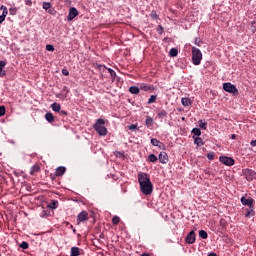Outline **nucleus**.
<instances>
[{"mask_svg":"<svg viewBox=\"0 0 256 256\" xmlns=\"http://www.w3.org/2000/svg\"><path fill=\"white\" fill-rule=\"evenodd\" d=\"M138 183L143 195H151L153 193V183L151 182V178H149V174L140 172L138 174Z\"/></svg>","mask_w":256,"mask_h":256,"instance_id":"1","label":"nucleus"},{"mask_svg":"<svg viewBox=\"0 0 256 256\" xmlns=\"http://www.w3.org/2000/svg\"><path fill=\"white\" fill-rule=\"evenodd\" d=\"M93 129L101 137H105V135H107V127H105V120L103 118L96 120V123L93 125Z\"/></svg>","mask_w":256,"mask_h":256,"instance_id":"2","label":"nucleus"},{"mask_svg":"<svg viewBox=\"0 0 256 256\" xmlns=\"http://www.w3.org/2000/svg\"><path fill=\"white\" fill-rule=\"evenodd\" d=\"M203 60V53L197 47H192V63L193 65H201V61Z\"/></svg>","mask_w":256,"mask_h":256,"instance_id":"3","label":"nucleus"},{"mask_svg":"<svg viewBox=\"0 0 256 256\" xmlns=\"http://www.w3.org/2000/svg\"><path fill=\"white\" fill-rule=\"evenodd\" d=\"M223 89L226 91V93L233 95V97H237V95H239V89H237V86L231 82L223 83Z\"/></svg>","mask_w":256,"mask_h":256,"instance_id":"4","label":"nucleus"},{"mask_svg":"<svg viewBox=\"0 0 256 256\" xmlns=\"http://www.w3.org/2000/svg\"><path fill=\"white\" fill-rule=\"evenodd\" d=\"M219 161L220 163H223V165H226L227 167H233V165H235V159L229 156H220Z\"/></svg>","mask_w":256,"mask_h":256,"instance_id":"5","label":"nucleus"},{"mask_svg":"<svg viewBox=\"0 0 256 256\" xmlns=\"http://www.w3.org/2000/svg\"><path fill=\"white\" fill-rule=\"evenodd\" d=\"M243 175L247 181H253V179H255V177H256V172H255V170L246 168L243 170Z\"/></svg>","mask_w":256,"mask_h":256,"instance_id":"6","label":"nucleus"},{"mask_svg":"<svg viewBox=\"0 0 256 256\" xmlns=\"http://www.w3.org/2000/svg\"><path fill=\"white\" fill-rule=\"evenodd\" d=\"M240 201H241L242 205H245L248 208L255 207V204H254L255 200H253V198H251V197L246 198L245 196H242Z\"/></svg>","mask_w":256,"mask_h":256,"instance_id":"7","label":"nucleus"},{"mask_svg":"<svg viewBox=\"0 0 256 256\" xmlns=\"http://www.w3.org/2000/svg\"><path fill=\"white\" fill-rule=\"evenodd\" d=\"M186 243H188V245H193V243H195L196 241V234H195V230H191L186 238H185Z\"/></svg>","mask_w":256,"mask_h":256,"instance_id":"8","label":"nucleus"},{"mask_svg":"<svg viewBox=\"0 0 256 256\" xmlns=\"http://www.w3.org/2000/svg\"><path fill=\"white\" fill-rule=\"evenodd\" d=\"M139 86L141 91H146L147 93H153L155 91V86L151 84L141 83Z\"/></svg>","mask_w":256,"mask_h":256,"instance_id":"9","label":"nucleus"},{"mask_svg":"<svg viewBox=\"0 0 256 256\" xmlns=\"http://www.w3.org/2000/svg\"><path fill=\"white\" fill-rule=\"evenodd\" d=\"M77 15H79V11L77 10V8L71 7L69 9L67 21H73V19H75V17H77Z\"/></svg>","mask_w":256,"mask_h":256,"instance_id":"10","label":"nucleus"},{"mask_svg":"<svg viewBox=\"0 0 256 256\" xmlns=\"http://www.w3.org/2000/svg\"><path fill=\"white\" fill-rule=\"evenodd\" d=\"M158 160L160 163L165 165L166 163H169V155H167V152H160L158 155Z\"/></svg>","mask_w":256,"mask_h":256,"instance_id":"11","label":"nucleus"},{"mask_svg":"<svg viewBox=\"0 0 256 256\" xmlns=\"http://www.w3.org/2000/svg\"><path fill=\"white\" fill-rule=\"evenodd\" d=\"M89 214L87 213V211H82L78 214L77 216V221H79V223H83L84 221H88L89 219Z\"/></svg>","mask_w":256,"mask_h":256,"instance_id":"12","label":"nucleus"},{"mask_svg":"<svg viewBox=\"0 0 256 256\" xmlns=\"http://www.w3.org/2000/svg\"><path fill=\"white\" fill-rule=\"evenodd\" d=\"M194 139V144L197 145V147H203L205 145V142H203V138L199 136H192Z\"/></svg>","mask_w":256,"mask_h":256,"instance_id":"13","label":"nucleus"},{"mask_svg":"<svg viewBox=\"0 0 256 256\" xmlns=\"http://www.w3.org/2000/svg\"><path fill=\"white\" fill-rule=\"evenodd\" d=\"M245 217L251 219V217H255V207H250L246 209Z\"/></svg>","mask_w":256,"mask_h":256,"instance_id":"14","label":"nucleus"},{"mask_svg":"<svg viewBox=\"0 0 256 256\" xmlns=\"http://www.w3.org/2000/svg\"><path fill=\"white\" fill-rule=\"evenodd\" d=\"M129 93H131L132 95H139L141 88L140 86H130L128 89Z\"/></svg>","mask_w":256,"mask_h":256,"instance_id":"15","label":"nucleus"},{"mask_svg":"<svg viewBox=\"0 0 256 256\" xmlns=\"http://www.w3.org/2000/svg\"><path fill=\"white\" fill-rule=\"evenodd\" d=\"M65 171H67V168H65V166H59L55 172L56 177H61L62 175H65Z\"/></svg>","mask_w":256,"mask_h":256,"instance_id":"16","label":"nucleus"},{"mask_svg":"<svg viewBox=\"0 0 256 256\" xmlns=\"http://www.w3.org/2000/svg\"><path fill=\"white\" fill-rule=\"evenodd\" d=\"M81 255V249L77 246H74L70 250V256H80Z\"/></svg>","mask_w":256,"mask_h":256,"instance_id":"17","label":"nucleus"},{"mask_svg":"<svg viewBox=\"0 0 256 256\" xmlns=\"http://www.w3.org/2000/svg\"><path fill=\"white\" fill-rule=\"evenodd\" d=\"M7 65V62L0 60V77H5L7 72L3 69Z\"/></svg>","mask_w":256,"mask_h":256,"instance_id":"18","label":"nucleus"},{"mask_svg":"<svg viewBox=\"0 0 256 256\" xmlns=\"http://www.w3.org/2000/svg\"><path fill=\"white\" fill-rule=\"evenodd\" d=\"M167 115H168L167 110L162 109V110H159L157 117H158V119L163 121V119H166Z\"/></svg>","mask_w":256,"mask_h":256,"instance_id":"19","label":"nucleus"},{"mask_svg":"<svg viewBox=\"0 0 256 256\" xmlns=\"http://www.w3.org/2000/svg\"><path fill=\"white\" fill-rule=\"evenodd\" d=\"M51 109L55 113H59V111L61 110V104L54 102L53 104H51Z\"/></svg>","mask_w":256,"mask_h":256,"instance_id":"20","label":"nucleus"},{"mask_svg":"<svg viewBox=\"0 0 256 256\" xmlns=\"http://www.w3.org/2000/svg\"><path fill=\"white\" fill-rule=\"evenodd\" d=\"M45 119L48 123H53V121H55V116H53V113L48 112L45 114Z\"/></svg>","mask_w":256,"mask_h":256,"instance_id":"21","label":"nucleus"},{"mask_svg":"<svg viewBox=\"0 0 256 256\" xmlns=\"http://www.w3.org/2000/svg\"><path fill=\"white\" fill-rule=\"evenodd\" d=\"M181 103L183 107H189V105H192L193 102L191 101L190 98H182Z\"/></svg>","mask_w":256,"mask_h":256,"instance_id":"22","label":"nucleus"},{"mask_svg":"<svg viewBox=\"0 0 256 256\" xmlns=\"http://www.w3.org/2000/svg\"><path fill=\"white\" fill-rule=\"evenodd\" d=\"M145 125H146V127H148V129H151V127H153V118L150 116H147Z\"/></svg>","mask_w":256,"mask_h":256,"instance_id":"23","label":"nucleus"},{"mask_svg":"<svg viewBox=\"0 0 256 256\" xmlns=\"http://www.w3.org/2000/svg\"><path fill=\"white\" fill-rule=\"evenodd\" d=\"M191 133L193 137H201V128H193Z\"/></svg>","mask_w":256,"mask_h":256,"instance_id":"24","label":"nucleus"},{"mask_svg":"<svg viewBox=\"0 0 256 256\" xmlns=\"http://www.w3.org/2000/svg\"><path fill=\"white\" fill-rule=\"evenodd\" d=\"M59 207V201L52 200L51 203L48 204L49 209H57Z\"/></svg>","mask_w":256,"mask_h":256,"instance_id":"25","label":"nucleus"},{"mask_svg":"<svg viewBox=\"0 0 256 256\" xmlns=\"http://www.w3.org/2000/svg\"><path fill=\"white\" fill-rule=\"evenodd\" d=\"M39 169H41L39 165H33L30 169V175H35V173H38Z\"/></svg>","mask_w":256,"mask_h":256,"instance_id":"26","label":"nucleus"},{"mask_svg":"<svg viewBox=\"0 0 256 256\" xmlns=\"http://www.w3.org/2000/svg\"><path fill=\"white\" fill-rule=\"evenodd\" d=\"M169 55L171 57H177V55H179V50H177V48H171L169 51Z\"/></svg>","mask_w":256,"mask_h":256,"instance_id":"27","label":"nucleus"},{"mask_svg":"<svg viewBox=\"0 0 256 256\" xmlns=\"http://www.w3.org/2000/svg\"><path fill=\"white\" fill-rule=\"evenodd\" d=\"M157 156L155 155V154H150L149 156H148V161L150 162V163H157Z\"/></svg>","mask_w":256,"mask_h":256,"instance_id":"28","label":"nucleus"},{"mask_svg":"<svg viewBox=\"0 0 256 256\" xmlns=\"http://www.w3.org/2000/svg\"><path fill=\"white\" fill-rule=\"evenodd\" d=\"M199 237L201 239H207L209 237V234H207V231H205V230H200L199 231Z\"/></svg>","mask_w":256,"mask_h":256,"instance_id":"29","label":"nucleus"},{"mask_svg":"<svg viewBox=\"0 0 256 256\" xmlns=\"http://www.w3.org/2000/svg\"><path fill=\"white\" fill-rule=\"evenodd\" d=\"M199 127L203 129V131H207V122H203V120H199Z\"/></svg>","mask_w":256,"mask_h":256,"instance_id":"30","label":"nucleus"},{"mask_svg":"<svg viewBox=\"0 0 256 256\" xmlns=\"http://www.w3.org/2000/svg\"><path fill=\"white\" fill-rule=\"evenodd\" d=\"M1 11H2V15H4V17H7L8 13H9V10H7V6L5 5H2L0 7Z\"/></svg>","mask_w":256,"mask_h":256,"instance_id":"31","label":"nucleus"},{"mask_svg":"<svg viewBox=\"0 0 256 256\" xmlns=\"http://www.w3.org/2000/svg\"><path fill=\"white\" fill-rule=\"evenodd\" d=\"M220 227L222 230L227 229V221L223 218L220 219Z\"/></svg>","mask_w":256,"mask_h":256,"instance_id":"32","label":"nucleus"},{"mask_svg":"<svg viewBox=\"0 0 256 256\" xmlns=\"http://www.w3.org/2000/svg\"><path fill=\"white\" fill-rule=\"evenodd\" d=\"M157 101V95H151L148 99V105H151V103H155Z\"/></svg>","mask_w":256,"mask_h":256,"instance_id":"33","label":"nucleus"},{"mask_svg":"<svg viewBox=\"0 0 256 256\" xmlns=\"http://www.w3.org/2000/svg\"><path fill=\"white\" fill-rule=\"evenodd\" d=\"M42 8L45 9L46 11H49V9H51V3L50 2H43Z\"/></svg>","mask_w":256,"mask_h":256,"instance_id":"34","label":"nucleus"},{"mask_svg":"<svg viewBox=\"0 0 256 256\" xmlns=\"http://www.w3.org/2000/svg\"><path fill=\"white\" fill-rule=\"evenodd\" d=\"M17 11H19V8H17V7L9 8L10 15H17Z\"/></svg>","mask_w":256,"mask_h":256,"instance_id":"35","label":"nucleus"},{"mask_svg":"<svg viewBox=\"0 0 256 256\" xmlns=\"http://www.w3.org/2000/svg\"><path fill=\"white\" fill-rule=\"evenodd\" d=\"M159 142L160 141L157 138H152L150 140V143H151V145H153V147H157L159 145Z\"/></svg>","mask_w":256,"mask_h":256,"instance_id":"36","label":"nucleus"},{"mask_svg":"<svg viewBox=\"0 0 256 256\" xmlns=\"http://www.w3.org/2000/svg\"><path fill=\"white\" fill-rule=\"evenodd\" d=\"M20 249H29V243L26 241H23L20 245H19Z\"/></svg>","mask_w":256,"mask_h":256,"instance_id":"37","label":"nucleus"},{"mask_svg":"<svg viewBox=\"0 0 256 256\" xmlns=\"http://www.w3.org/2000/svg\"><path fill=\"white\" fill-rule=\"evenodd\" d=\"M207 159L209 161H213L215 159V153L214 152H209L207 155H206Z\"/></svg>","mask_w":256,"mask_h":256,"instance_id":"38","label":"nucleus"},{"mask_svg":"<svg viewBox=\"0 0 256 256\" xmlns=\"http://www.w3.org/2000/svg\"><path fill=\"white\" fill-rule=\"evenodd\" d=\"M119 221H121V219L118 216H114L112 218V224L113 225H119Z\"/></svg>","mask_w":256,"mask_h":256,"instance_id":"39","label":"nucleus"},{"mask_svg":"<svg viewBox=\"0 0 256 256\" xmlns=\"http://www.w3.org/2000/svg\"><path fill=\"white\" fill-rule=\"evenodd\" d=\"M108 72H109L110 76L113 77V79H115V77H117V72H115V70L108 68Z\"/></svg>","mask_w":256,"mask_h":256,"instance_id":"40","label":"nucleus"},{"mask_svg":"<svg viewBox=\"0 0 256 256\" xmlns=\"http://www.w3.org/2000/svg\"><path fill=\"white\" fill-rule=\"evenodd\" d=\"M150 17L154 20H157L159 19V15H157V12L155 11H152L151 14H150Z\"/></svg>","mask_w":256,"mask_h":256,"instance_id":"41","label":"nucleus"},{"mask_svg":"<svg viewBox=\"0 0 256 256\" xmlns=\"http://www.w3.org/2000/svg\"><path fill=\"white\" fill-rule=\"evenodd\" d=\"M46 51H51V52L55 51V46H53L51 44H47L46 45Z\"/></svg>","mask_w":256,"mask_h":256,"instance_id":"42","label":"nucleus"},{"mask_svg":"<svg viewBox=\"0 0 256 256\" xmlns=\"http://www.w3.org/2000/svg\"><path fill=\"white\" fill-rule=\"evenodd\" d=\"M157 33H158L159 35H163V26H162V25H158V27H157Z\"/></svg>","mask_w":256,"mask_h":256,"instance_id":"43","label":"nucleus"},{"mask_svg":"<svg viewBox=\"0 0 256 256\" xmlns=\"http://www.w3.org/2000/svg\"><path fill=\"white\" fill-rule=\"evenodd\" d=\"M61 117H67L68 113L65 110H61L58 112Z\"/></svg>","mask_w":256,"mask_h":256,"instance_id":"44","label":"nucleus"},{"mask_svg":"<svg viewBox=\"0 0 256 256\" xmlns=\"http://www.w3.org/2000/svg\"><path fill=\"white\" fill-rule=\"evenodd\" d=\"M5 106H0V117H3V115H5Z\"/></svg>","mask_w":256,"mask_h":256,"instance_id":"45","label":"nucleus"},{"mask_svg":"<svg viewBox=\"0 0 256 256\" xmlns=\"http://www.w3.org/2000/svg\"><path fill=\"white\" fill-rule=\"evenodd\" d=\"M159 149H162V151H165V144L163 142H158V146Z\"/></svg>","mask_w":256,"mask_h":256,"instance_id":"46","label":"nucleus"},{"mask_svg":"<svg viewBox=\"0 0 256 256\" xmlns=\"http://www.w3.org/2000/svg\"><path fill=\"white\" fill-rule=\"evenodd\" d=\"M62 75H64L65 77H69V70H67L66 68H63Z\"/></svg>","mask_w":256,"mask_h":256,"instance_id":"47","label":"nucleus"},{"mask_svg":"<svg viewBox=\"0 0 256 256\" xmlns=\"http://www.w3.org/2000/svg\"><path fill=\"white\" fill-rule=\"evenodd\" d=\"M128 129H129L130 131H135V129H137V124H131V125H129V126H128Z\"/></svg>","mask_w":256,"mask_h":256,"instance_id":"48","label":"nucleus"},{"mask_svg":"<svg viewBox=\"0 0 256 256\" xmlns=\"http://www.w3.org/2000/svg\"><path fill=\"white\" fill-rule=\"evenodd\" d=\"M47 13H49L50 15H55V8L50 7L48 10H46Z\"/></svg>","mask_w":256,"mask_h":256,"instance_id":"49","label":"nucleus"},{"mask_svg":"<svg viewBox=\"0 0 256 256\" xmlns=\"http://www.w3.org/2000/svg\"><path fill=\"white\" fill-rule=\"evenodd\" d=\"M24 3H25V5H27L28 7H31V5H33V1H32V0H25Z\"/></svg>","mask_w":256,"mask_h":256,"instance_id":"50","label":"nucleus"},{"mask_svg":"<svg viewBox=\"0 0 256 256\" xmlns=\"http://www.w3.org/2000/svg\"><path fill=\"white\" fill-rule=\"evenodd\" d=\"M201 43L203 42L199 41V38H195V45H197L198 47H201Z\"/></svg>","mask_w":256,"mask_h":256,"instance_id":"51","label":"nucleus"},{"mask_svg":"<svg viewBox=\"0 0 256 256\" xmlns=\"http://www.w3.org/2000/svg\"><path fill=\"white\" fill-rule=\"evenodd\" d=\"M5 19H6V17H5V15H0V25H1V23H3L4 21H5Z\"/></svg>","mask_w":256,"mask_h":256,"instance_id":"52","label":"nucleus"},{"mask_svg":"<svg viewBox=\"0 0 256 256\" xmlns=\"http://www.w3.org/2000/svg\"><path fill=\"white\" fill-rule=\"evenodd\" d=\"M251 147H256V139L250 142Z\"/></svg>","mask_w":256,"mask_h":256,"instance_id":"53","label":"nucleus"},{"mask_svg":"<svg viewBox=\"0 0 256 256\" xmlns=\"http://www.w3.org/2000/svg\"><path fill=\"white\" fill-rule=\"evenodd\" d=\"M230 139H232V140L237 139V135L232 134L231 137H230Z\"/></svg>","mask_w":256,"mask_h":256,"instance_id":"54","label":"nucleus"},{"mask_svg":"<svg viewBox=\"0 0 256 256\" xmlns=\"http://www.w3.org/2000/svg\"><path fill=\"white\" fill-rule=\"evenodd\" d=\"M102 67H105V65L97 64V69H101Z\"/></svg>","mask_w":256,"mask_h":256,"instance_id":"55","label":"nucleus"},{"mask_svg":"<svg viewBox=\"0 0 256 256\" xmlns=\"http://www.w3.org/2000/svg\"><path fill=\"white\" fill-rule=\"evenodd\" d=\"M63 91H66L67 93H69V88H67V86H64Z\"/></svg>","mask_w":256,"mask_h":256,"instance_id":"56","label":"nucleus"},{"mask_svg":"<svg viewBox=\"0 0 256 256\" xmlns=\"http://www.w3.org/2000/svg\"><path fill=\"white\" fill-rule=\"evenodd\" d=\"M70 227H71L73 233H77V230L75 228H73V225H71Z\"/></svg>","mask_w":256,"mask_h":256,"instance_id":"57","label":"nucleus"},{"mask_svg":"<svg viewBox=\"0 0 256 256\" xmlns=\"http://www.w3.org/2000/svg\"><path fill=\"white\" fill-rule=\"evenodd\" d=\"M9 143H12V145H15V140H10Z\"/></svg>","mask_w":256,"mask_h":256,"instance_id":"58","label":"nucleus"},{"mask_svg":"<svg viewBox=\"0 0 256 256\" xmlns=\"http://www.w3.org/2000/svg\"><path fill=\"white\" fill-rule=\"evenodd\" d=\"M140 256H149L148 253H142Z\"/></svg>","mask_w":256,"mask_h":256,"instance_id":"59","label":"nucleus"},{"mask_svg":"<svg viewBox=\"0 0 256 256\" xmlns=\"http://www.w3.org/2000/svg\"><path fill=\"white\" fill-rule=\"evenodd\" d=\"M205 174H206V175H210L209 170H205Z\"/></svg>","mask_w":256,"mask_h":256,"instance_id":"60","label":"nucleus"},{"mask_svg":"<svg viewBox=\"0 0 256 256\" xmlns=\"http://www.w3.org/2000/svg\"><path fill=\"white\" fill-rule=\"evenodd\" d=\"M167 37L163 39V43H167Z\"/></svg>","mask_w":256,"mask_h":256,"instance_id":"61","label":"nucleus"},{"mask_svg":"<svg viewBox=\"0 0 256 256\" xmlns=\"http://www.w3.org/2000/svg\"><path fill=\"white\" fill-rule=\"evenodd\" d=\"M16 177H19V173L15 172Z\"/></svg>","mask_w":256,"mask_h":256,"instance_id":"62","label":"nucleus"},{"mask_svg":"<svg viewBox=\"0 0 256 256\" xmlns=\"http://www.w3.org/2000/svg\"><path fill=\"white\" fill-rule=\"evenodd\" d=\"M66 2L69 1V0H65Z\"/></svg>","mask_w":256,"mask_h":256,"instance_id":"63","label":"nucleus"}]
</instances>
